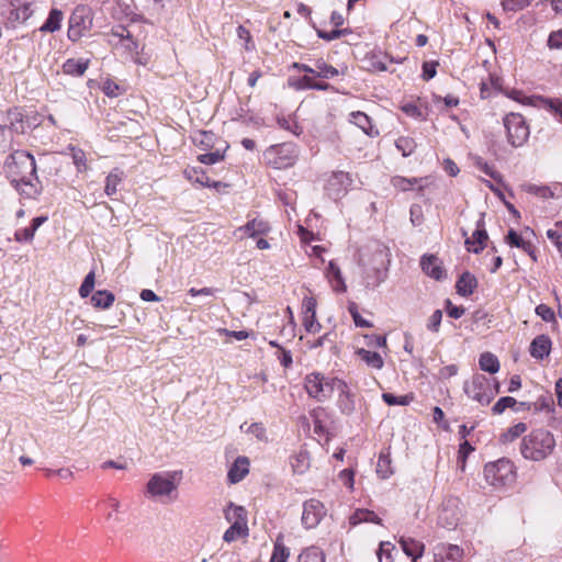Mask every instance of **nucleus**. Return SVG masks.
I'll use <instances>...</instances> for the list:
<instances>
[{
  "label": "nucleus",
  "instance_id": "f3484780",
  "mask_svg": "<svg viewBox=\"0 0 562 562\" xmlns=\"http://www.w3.org/2000/svg\"><path fill=\"white\" fill-rule=\"evenodd\" d=\"M420 267L428 277L435 280L439 281L446 278L442 262L435 255H424L420 259Z\"/></svg>",
  "mask_w": 562,
  "mask_h": 562
},
{
  "label": "nucleus",
  "instance_id": "0eeeda50",
  "mask_svg": "<svg viewBox=\"0 0 562 562\" xmlns=\"http://www.w3.org/2000/svg\"><path fill=\"white\" fill-rule=\"evenodd\" d=\"M263 158L274 169H286L295 164L297 149L293 143L272 145L263 153Z\"/></svg>",
  "mask_w": 562,
  "mask_h": 562
},
{
  "label": "nucleus",
  "instance_id": "49530a36",
  "mask_svg": "<svg viewBox=\"0 0 562 562\" xmlns=\"http://www.w3.org/2000/svg\"><path fill=\"white\" fill-rule=\"evenodd\" d=\"M351 179L349 177V173L344 171L335 172L329 181H328V190L331 191V188L335 186L342 187V190L345 191L348 186H350Z\"/></svg>",
  "mask_w": 562,
  "mask_h": 562
},
{
  "label": "nucleus",
  "instance_id": "bb28decb",
  "mask_svg": "<svg viewBox=\"0 0 562 562\" xmlns=\"http://www.w3.org/2000/svg\"><path fill=\"white\" fill-rule=\"evenodd\" d=\"M248 531L247 521H234L224 532L223 540L229 543L239 538H246L248 536Z\"/></svg>",
  "mask_w": 562,
  "mask_h": 562
},
{
  "label": "nucleus",
  "instance_id": "864d4df0",
  "mask_svg": "<svg viewBox=\"0 0 562 562\" xmlns=\"http://www.w3.org/2000/svg\"><path fill=\"white\" fill-rule=\"evenodd\" d=\"M525 188H526L527 192H529L531 194H535L537 196L543 198V199H548V198H552L553 196V192L548 187H540V186H536V184H527Z\"/></svg>",
  "mask_w": 562,
  "mask_h": 562
},
{
  "label": "nucleus",
  "instance_id": "4468645a",
  "mask_svg": "<svg viewBox=\"0 0 562 562\" xmlns=\"http://www.w3.org/2000/svg\"><path fill=\"white\" fill-rule=\"evenodd\" d=\"M326 509L322 502L317 499L306 501L303 505L302 524L307 528H315L325 517Z\"/></svg>",
  "mask_w": 562,
  "mask_h": 562
},
{
  "label": "nucleus",
  "instance_id": "cd10ccee",
  "mask_svg": "<svg viewBox=\"0 0 562 562\" xmlns=\"http://www.w3.org/2000/svg\"><path fill=\"white\" fill-rule=\"evenodd\" d=\"M292 470L296 474H304L311 465L310 454L306 450H300L290 460Z\"/></svg>",
  "mask_w": 562,
  "mask_h": 562
},
{
  "label": "nucleus",
  "instance_id": "3c124183",
  "mask_svg": "<svg viewBox=\"0 0 562 562\" xmlns=\"http://www.w3.org/2000/svg\"><path fill=\"white\" fill-rule=\"evenodd\" d=\"M240 429L247 434L254 435L258 440H266V429L260 423H252L245 429V424L240 426Z\"/></svg>",
  "mask_w": 562,
  "mask_h": 562
},
{
  "label": "nucleus",
  "instance_id": "7ed1b4c3",
  "mask_svg": "<svg viewBox=\"0 0 562 562\" xmlns=\"http://www.w3.org/2000/svg\"><path fill=\"white\" fill-rule=\"evenodd\" d=\"M390 261L389 248L378 241L368 245L359 257V262L364 268L367 278H371V272L374 274L372 285H379L385 280Z\"/></svg>",
  "mask_w": 562,
  "mask_h": 562
},
{
  "label": "nucleus",
  "instance_id": "4d7b16f0",
  "mask_svg": "<svg viewBox=\"0 0 562 562\" xmlns=\"http://www.w3.org/2000/svg\"><path fill=\"white\" fill-rule=\"evenodd\" d=\"M531 0H503L502 5L505 11H518L530 3Z\"/></svg>",
  "mask_w": 562,
  "mask_h": 562
},
{
  "label": "nucleus",
  "instance_id": "412c9836",
  "mask_svg": "<svg viewBox=\"0 0 562 562\" xmlns=\"http://www.w3.org/2000/svg\"><path fill=\"white\" fill-rule=\"evenodd\" d=\"M400 544L404 553L412 558L413 562H417L424 554L425 544L416 539L401 537Z\"/></svg>",
  "mask_w": 562,
  "mask_h": 562
},
{
  "label": "nucleus",
  "instance_id": "58836bf2",
  "mask_svg": "<svg viewBox=\"0 0 562 562\" xmlns=\"http://www.w3.org/2000/svg\"><path fill=\"white\" fill-rule=\"evenodd\" d=\"M297 562H325V555L319 548L312 546L302 551Z\"/></svg>",
  "mask_w": 562,
  "mask_h": 562
},
{
  "label": "nucleus",
  "instance_id": "6ab92c4d",
  "mask_svg": "<svg viewBox=\"0 0 562 562\" xmlns=\"http://www.w3.org/2000/svg\"><path fill=\"white\" fill-rule=\"evenodd\" d=\"M249 472V460L247 457H238L228 470V481L233 484L240 482Z\"/></svg>",
  "mask_w": 562,
  "mask_h": 562
},
{
  "label": "nucleus",
  "instance_id": "5701e85b",
  "mask_svg": "<svg viewBox=\"0 0 562 562\" xmlns=\"http://www.w3.org/2000/svg\"><path fill=\"white\" fill-rule=\"evenodd\" d=\"M551 340L546 335L537 336L530 344V355L536 359H543L549 356Z\"/></svg>",
  "mask_w": 562,
  "mask_h": 562
},
{
  "label": "nucleus",
  "instance_id": "a18cd8bd",
  "mask_svg": "<svg viewBox=\"0 0 562 562\" xmlns=\"http://www.w3.org/2000/svg\"><path fill=\"white\" fill-rule=\"evenodd\" d=\"M8 117L10 120L9 128L18 134H23L25 131L23 115L18 110L10 111L8 113Z\"/></svg>",
  "mask_w": 562,
  "mask_h": 562
},
{
  "label": "nucleus",
  "instance_id": "5fc2aeb1",
  "mask_svg": "<svg viewBox=\"0 0 562 562\" xmlns=\"http://www.w3.org/2000/svg\"><path fill=\"white\" fill-rule=\"evenodd\" d=\"M417 182H418L417 178L407 179V178H403V177H395L393 179L394 187L402 191L411 190L413 188V186H415Z\"/></svg>",
  "mask_w": 562,
  "mask_h": 562
},
{
  "label": "nucleus",
  "instance_id": "c85d7f7f",
  "mask_svg": "<svg viewBox=\"0 0 562 562\" xmlns=\"http://www.w3.org/2000/svg\"><path fill=\"white\" fill-rule=\"evenodd\" d=\"M526 403L521 402L518 403L514 397L512 396H504L501 397L492 407V412L494 415H501L505 412L506 408H513L516 412H519L522 406H525Z\"/></svg>",
  "mask_w": 562,
  "mask_h": 562
},
{
  "label": "nucleus",
  "instance_id": "39448f33",
  "mask_svg": "<svg viewBox=\"0 0 562 562\" xmlns=\"http://www.w3.org/2000/svg\"><path fill=\"white\" fill-rule=\"evenodd\" d=\"M464 393L481 405H488L499 392L498 383L484 374L476 373L463 385Z\"/></svg>",
  "mask_w": 562,
  "mask_h": 562
},
{
  "label": "nucleus",
  "instance_id": "6e6d98bb",
  "mask_svg": "<svg viewBox=\"0 0 562 562\" xmlns=\"http://www.w3.org/2000/svg\"><path fill=\"white\" fill-rule=\"evenodd\" d=\"M401 110L408 116L416 120H424L423 111L415 103H405L401 106Z\"/></svg>",
  "mask_w": 562,
  "mask_h": 562
},
{
  "label": "nucleus",
  "instance_id": "338daca9",
  "mask_svg": "<svg viewBox=\"0 0 562 562\" xmlns=\"http://www.w3.org/2000/svg\"><path fill=\"white\" fill-rule=\"evenodd\" d=\"M34 235L35 234L33 233V229H31V227H25V228L16 231L14 234V238L19 243H23V241L30 243L33 240Z\"/></svg>",
  "mask_w": 562,
  "mask_h": 562
},
{
  "label": "nucleus",
  "instance_id": "7c9ffc66",
  "mask_svg": "<svg viewBox=\"0 0 562 562\" xmlns=\"http://www.w3.org/2000/svg\"><path fill=\"white\" fill-rule=\"evenodd\" d=\"M327 278L330 280L333 288L337 292H345L346 284L342 279L340 269L334 261H330L327 268Z\"/></svg>",
  "mask_w": 562,
  "mask_h": 562
},
{
  "label": "nucleus",
  "instance_id": "f704fd0d",
  "mask_svg": "<svg viewBox=\"0 0 562 562\" xmlns=\"http://www.w3.org/2000/svg\"><path fill=\"white\" fill-rule=\"evenodd\" d=\"M314 69V77H319L324 79H330L339 75L337 68L327 64L323 59L316 60Z\"/></svg>",
  "mask_w": 562,
  "mask_h": 562
},
{
  "label": "nucleus",
  "instance_id": "423d86ee",
  "mask_svg": "<svg viewBox=\"0 0 562 562\" xmlns=\"http://www.w3.org/2000/svg\"><path fill=\"white\" fill-rule=\"evenodd\" d=\"M486 482L495 488L512 485L516 480V470L512 461L502 458L484 467Z\"/></svg>",
  "mask_w": 562,
  "mask_h": 562
},
{
  "label": "nucleus",
  "instance_id": "a211bd4d",
  "mask_svg": "<svg viewBox=\"0 0 562 562\" xmlns=\"http://www.w3.org/2000/svg\"><path fill=\"white\" fill-rule=\"evenodd\" d=\"M488 236L484 228L483 222L479 221L476 229L473 232L470 238L465 239L467 249L474 254H479L485 247V243Z\"/></svg>",
  "mask_w": 562,
  "mask_h": 562
},
{
  "label": "nucleus",
  "instance_id": "6e6552de",
  "mask_svg": "<svg viewBox=\"0 0 562 562\" xmlns=\"http://www.w3.org/2000/svg\"><path fill=\"white\" fill-rule=\"evenodd\" d=\"M92 25L91 8L82 4L77 5L69 18L67 36L71 42H77L91 30Z\"/></svg>",
  "mask_w": 562,
  "mask_h": 562
},
{
  "label": "nucleus",
  "instance_id": "2eb2a0df",
  "mask_svg": "<svg viewBox=\"0 0 562 562\" xmlns=\"http://www.w3.org/2000/svg\"><path fill=\"white\" fill-rule=\"evenodd\" d=\"M463 549L457 544L438 543L434 547V562H461Z\"/></svg>",
  "mask_w": 562,
  "mask_h": 562
},
{
  "label": "nucleus",
  "instance_id": "0e129e2a",
  "mask_svg": "<svg viewBox=\"0 0 562 562\" xmlns=\"http://www.w3.org/2000/svg\"><path fill=\"white\" fill-rule=\"evenodd\" d=\"M102 91L110 98L117 97L120 92V86L111 80H105L102 86Z\"/></svg>",
  "mask_w": 562,
  "mask_h": 562
},
{
  "label": "nucleus",
  "instance_id": "e433bc0d",
  "mask_svg": "<svg viewBox=\"0 0 562 562\" xmlns=\"http://www.w3.org/2000/svg\"><path fill=\"white\" fill-rule=\"evenodd\" d=\"M114 294L112 292H109L106 290L103 291H97L91 296V302L93 306L98 308H109L113 302H114Z\"/></svg>",
  "mask_w": 562,
  "mask_h": 562
},
{
  "label": "nucleus",
  "instance_id": "13d9d810",
  "mask_svg": "<svg viewBox=\"0 0 562 562\" xmlns=\"http://www.w3.org/2000/svg\"><path fill=\"white\" fill-rule=\"evenodd\" d=\"M441 319H442V312H441L440 310H436V311L431 314V316L429 317V319H428L427 328H428L430 331L438 333V331H439V328H440Z\"/></svg>",
  "mask_w": 562,
  "mask_h": 562
},
{
  "label": "nucleus",
  "instance_id": "052dcab7",
  "mask_svg": "<svg viewBox=\"0 0 562 562\" xmlns=\"http://www.w3.org/2000/svg\"><path fill=\"white\" fill-rule=\"evenodd\" d=\"M237 36L245 42V49L251 50L255 48L254 44L251 43V35L250 32L243 25H239L237 27Z\"/></svg>",
  "mask_w": 562,
  "mask_h": 562
},
{
  "label": "nucleus",
  "instance_id": "f257e3e1",
  "mask_svg": "<svg viewBox=\"0 0 562 562\" xmlns=\"http://www.w3.org/2000/svg\"><path fill=\"white\" fill-rule=\"evenodd\" d=\"M3 169L22 199L36 200L40 196L42 184L33 155L25 150H14L5 158Z\"/></svg>",
  "mask_w": 562,
  "mask_h": 562
},
{
  "label": "nucleus",
  "instance_id": "8fccbe9b",
  "mask_svg": "<svg viewBox=\"0 0 562 562\" xmlns=\"http://www.w3.org/2000/svg\"><path fill=\"white\" fill-rule=\"evenodd\" d=\"M506 241L512 247L521 248L522 250H528L529 248V241L524 240L514 229L508 232Z\"/></svg>",
  "mask_w": 562,
  "mask_h": 562
},
{
  "label": "nucleus",
  "instance_id": "79ce46f5",
  "mask_svg": "<svg viewBox=\"0 0 562 562\" xmlns=\"http://www.w3.org/2000/svg\"><path fill=\"white\" fill-rule=\"evenodd\" d=\"M227 147L228 146L226 145L223 149L216 148L214 151L201 154L199 155L198 160L204 165L217 164L224 159Z\"/></svg>",
  "mask_w": 562,
  "mask_h": 562
},
{
  "label": "nucleus",
  "instance_id": "20e7f679",
  "mask_svg": "<svg viewBox=\"0 0 562 562\" xmlns=\"http://www.w3.org/2000/svg\"><path fill=\"white\" fill-rule=\"evenodd\" d=\"M554 447L555 439L550 431L536 429L522 439L520 452L525 459L541 461L553 452Z\"/></svg>",
  "mask_w": 562,
  "mask_h": 562
},
{
  "label": "nucleus",
  "instance_id": "680f3d73",
  "mask_svg": "<svg viewBox=\"0 0 562 562\" xmlns=\"http://www.w3.org/2000/svg\"><path fill=\"white\" fill-rule=\"evenodd\" d=\"M316 300L313 296L303 299L302 308L304 316L316 315Z\"/></svg>",
  "mask_w": 562,
  "mask_h": 562
},
{
  "label": "nucleus",
  "instance_id": "dca6fc26",
  "mask_svg": "<svg viewBox=\"0 0 562 562\" xmlns=\"http://www.w3.org/2000/svg\"><path fill=\"white\" fill-rule=\"evenodd\" d=\"M33 0H10V19L15 22L23 23L34 13Z\"/></svg>",
  "mask_w": 562,
  "mask_h": 562
},
{
  "label": "nucleus",
  "instance_id": "f8f14e48",
  "mask_svg": "<svg viewBox=\"0 0 562 562\" xmlns=\"http://www.w3.org/2000/svg\"><path fill=\"white\" fill-rule=\"evenodd\" d=\"M331 389L338 393L337 406L344 415H351L356 409L355 394L348 384L338 379L331 378Z\"/></svg>",
  "mask_w": 562,
  "mask_h": 562
},
{
  "label": "nucleus",
  "instance_id": "a19ab883",
  "mask_svg": "<svg viewBox=\"0 0 562 562\" xmlns=\"http://www.w3.org/2000/svg\"><path fill=\"white\" fill-rule=\"evenodd\" d=\"M395 147L402 153L403 157L411 156L416 149V142L408 136H401L395 140Z\"/></svg>",
  "mask_w": 562,
  "mask_h": 562
},
{
  "label": "nucleus",
  "instance_id": "4c0bfd02",
  "mask_svg": "<svg viewBox=\"0 0 562 562\" xmlns=\"http://www.w3.org/2000/svg\"><path fill=\"white\" fill-rule=\"evenodd\" d=\"M358 355L363 362L373 369H381L384 364L381 355L375 351L360 349Z\"/></svg>",
  "mask_w": 562,
  "mask_h": 562
},
{
  "label": "nucleus",
  "instance_id": "aec40b11",
  "mask_svg": "<svg viewBox=\"0 0 562 562\" xmlns=\"http://www.w3.org/2000/svg\"><path fill=\"white\" fill-rule=\"evenodd\" d=\"M349 121L361 128V131L370 137L379 135V130L372 124L371 119L363 112H351Z\"/></svg>",
  "mask_w": 562,
  "mask_h": 562
},
{
  "label": "nucleus",
  "instance_id": "de8ad7c7",
  "mask_svg": "<svg viewBox=\"0 0 562 562\" xmlns=\"http://www.w3.org/2000/svg\"><path fill=\"white\" fill-rule=\"evenodd\" d=\"M473 165L484 172L485 175L490 176L494 180H499L501 176L499 173L494 169L493 166L488 165L487 161H485L483 158L475 156L473 158Z\"/></svg>",
  "mask_w": 562,
  "mask_h": 562
},
{
  "label": "nucleus",
  "instance_id": "2f4dec72",
  "mask_svg": "<svg viewBox=\"0 0 562 562\" xmlns=\"http://www.w3.org/2000/svg\"><path fill=\"white\" fill-rule=\"evenodd\" d=\"M88 60L67 59L63 65V71L66 75L82 76L88 68Z\"/></svg>",
  "mask_w": 562,
  "mask_h": 562
},
{
  "label": "nucleus",
  "instance_id": "ea45409f",
  "mask_svg": "<svg viewBox=\"0 0 562 562\" xmlns=\"http://www.w3.org/2000/svg\"><path fill=\"white\" fill-rule=\"evenodd\" d=\"M290 557V549L286 548L279 536L273 546V552L270 562H286Z\"/></svg>",
  "mask_w": 562,
  "mask_h": 562
},
{
  "label": "nucleus",
  "instance_id": "473e14b6",
  "mask_svg": "<svg viewBox=\"0 0 562 562\" xmlns=\"http://www.w3.org/2000/svg\"><path fill=\"white\" fill-rule=\"evenodd\" d=\"M63 21V12L58 9H53L45 23L41 26L40 31L54 33L60 29Z\"/></svg>",
  "mask_w": 562,
  "mask_h": 562
},
{
  "label": "nucleus",
  "instance_id": "9b49d317",
  "mask_svg": "<svg viewBox=\"0 0 562 562\" xmlns=\"http://www.w3.org/2000/svg\"><path fill=\"white\" fill-rule=\"evenodd\" d=\"M460 505V499L457 497L445 499L438 514V524L443 528L454 529L462 515Z\"/></svg>",
  "mask_w": 562,
  "mask_h": 562
},
{
  "label": "nucleus",
  "instance_id": "37998d69",
  "mask_svg": "<svg viewBox=\"0 0 562 562\" xmlns=\"http://www.w3.org/2000/svg\"><path fill=\"white\" fill-rule=\"evenodd\" d=\"M527 430V425L525 423H518L514 426H512L510 428H508L502 436H501V441L506 443V442H512L514 441L516 438H518L519 436H521L525 431Z\"/></svg>",
  "mask_w": 562,
  "mask_h": 562
},
{
  "label": "nucleus",
  "instance_id": "4be33fe9",
  "mask_svg": "<svg viewBox=\"0 0 562 562\" xmlns=\"http://www.w3.org/2000/svg\"><path fill=\"white\" fill-rule=\"evenodd\" d=\"M270 231L269 224L261 218H254L249 221L246 225L238 227L236 233H244L248 237H256L259 235H265Z\"/></svg>",
  "mask_w": 562,
  "mask_h": 562
},
{
  "label": "nucleus",
  "instance_id": "774afa93",
  "mask_svg": "<svg viewBox=\"0 0 562 562\" xmlns=\"http://www.w3.org/2000/svg\"><path fill=\"white\" fill-rule=\"evenodd\" d=\"M548 45L550 48H562V30L550 34Z\"/></svg>",
  "mask_w": 562,
  "mask_h": 562
},
{
  "label": "nucleus",
  "instance_id": "bf43d9fd",
  "mask_svg": "<svg viewBox=\"0 0 562 562\" xmlns=\"http://www.w3.org/2000/svg\"><path fill=\"white\" fill-rule=\"evenodd\" d=\"M72 160L79 171L87 168V158L83 150L72 148Z\"/></svg>",
  "mask_w": 562,
  "mask_h": 562
},
{
  "label": "nucleus",
  "instance_id": "72a5a7b5",
  "mask_svg": "<svg viewBox=\"0 0 562 562\" xmlns=\"http://www.w3.org/2000/svg\"><path fill=\"white\" fill-rule=\"evenodd\" d=\"M394 473L389 453L381 452L376 463V474L385 480Z\"/></svg>",
  "mask_w": 562,
  "mask_h": 562
},
{
  "label": "nucleus",
  "instance_id": "1a4fd4ad",
  "mask_svg": "<svg viewBox=\"0 0 562 562\" xmlns=\"http://www.w3.org/2000/svg\"><path fill=\"white\" fill-rule=\"evenodd\" d=\"M504 126L507 132V140L514 147L521 146L529 137V127L522 115L509 113L504 117Z\"/></svg>",
  "mask_w": 562,
  "mask_h": 562
},
{
  "label": "nucleus",
  "instance_id": "e2e57ef3",
  "mask_svg": "<svg viewBox=\"0 0 562 562\" xmlns=\"http://www.w3.org/2000/svg\"><path fill=\"white\" fill-rule=\"evenodd\" d=\"M109 507L111 508V512H109L106 514V519L108 520H116L119 521V517H117V513L120 510V507H121V504L119 502V499L114 498V497H109L108 501H106Z\"/></svg>",
  "mask_w": 562,
  "mask_h": 562
},
{
  "label": "nucleus",
  "instance_id": "393cba45",
  "mask_svg": "<svg viewBox=\"0 0 562 562\" xmlns=\"http://www.w3.org/2000/svg\"><path fill=\"white\" fill-rule=\"evenodd\" d=\"M477 286L476 278L470 272H463L457 281V292L462 296L471 295Z\"/></svg>",
  "mask_w": 562,
  "mask_h": 562
},
{
  "label": "nucleus",
  "instance_id": "ddd939ff",
  "mask_svg": "<svg viewBox=\"0 0 562 562\" xmlns=\"http://www.w3.org/2000/svg\"><path fill=\"white\" fill-rule=\"evenodd\" d=\"M112 35L119 38L116 47L123 49L136 64L146 65L147 59L139 55V44L134 41L131 33L124 27L113 31Z\"/></svg>",
  "mask_w": 562,
  "mask_h": 562
},
{
  "label": "nucleus",
  "instance_id": "a878e982",
  "mask_svg": "<svg viewBox=\"0 0 562 562\" xmlns=\"http://www.w3.org/2000/svg\"><path fill=\"white\" fill-rule=\"evenodd\" d=\"M124 171L120 168H114L105 178L104 192L108 196H113L117 192L119 186L124 180Z\"/></svg>",
  "mask_w": 562,
  "mask_h": 562
},
{
  "label": "nucleus",
  "instance_id": "f03ea898",
  "mask_svg": "<svg viewBox=\"0 0 562 562\" xmlns=\"http://www.w3.org/2000/svg\"><path fill=\"white\" fill-rule=\"evenodd\" d=\"M182 477L183 472L181 470L155 473L146 484V493L149 497L162 503H173L179 497L178 488Z\"/></svg>",
  "mask_w": 562,
  "mask_h": 562
},
{
  "label": "nucleus",
  "instance_id": "603ef678",
  "mask_svg": "<svg viewBox=\"0 0 562 562\" xmlns=\"http://www.w3.org/2000/svg\"><path fill=\"white\" fill-rule=\"evenodd\" d=\"M94 288V272L90 271L83 279L79 288V294L81 297H87L92 292Z\"/></svg>",
  "mask_w": 562,
  "mask_h": 562
},
{
  "label": "nucleus",
  "instance_id": "c756f323",
  "mask_svg": "<svg viewBox=\"0 0 562 562\" xmlns=\"http://www.w3.org/2000/svg\"><path fill=\"white\" fill-rule=\"evenodd\" d=\"M350 524L351 525H359L361 522H373L381 525L382 520L381 518L372 510L369 509H357L351 516H350Z\"/></svg>",
  "mask_w": 562,
  "mask_h": 562
},
{
  "label": "nucleus",
  "instance_id": "b1692460",
  "mask_svg": "<svg viewBox=\"0 0 562 562\" xmlns=\"http://www.w3.org/2000/svg\"><path fill=\"white\" fill-rule=\"evenodd\" d=\"M184 176L188 180L192 181V182H195V183H199L201 184L202 187H207V188H217L221 183L217 182V181H213L211 180L207 175L205 173V171L201 168H195V167H192V168H188L184 170Z\"/></svg>",
  "mask_w": 562,
  "mask_h": 562
},
{
  "label": "nucleus",
  "instance_id": "69168bd1",
  "mask_svg": "<svg viewBox=\"0 0 562 562\" xmlns=\"http://www.w3.org/2000/svg\"><path fill=\"white\" fill-rule=\"evenodd\" d=\"M536 314L540 316L544 322H551L554 319L553 310L546 304L538 305L536 307Z\"/></svg>",
  "mask_w": 562,
  "mask_h": 562
},
{
  "label": "nucleus",
  "instance_id": "09e8293b",
  "mask_svg": "<svg viewBox=\"0 0 562 562\" xmlns=\"http://www.w3.org/2000/svg\"><path fill=\"white\" fill-rule=\"evenodd\" d=\"M382 400L390 406H394V405L406 406L411 403L412 397L408 395L396 396L392 393H383Z\"/></svg>",
  "mask_w": 562,
  "mask_h": 562
},
{
  "label": "nucleus",
  "instance_id": "9d476101",
  "mask_svg": "<svg viewBox=\"0 0 562 562\" xmlns=\"http://www.w3.org/2000/svg\"><path fill=\"white\" fill-rule=\"evenodd\" d=\"M304 387L307 394L317 401H324L334 393L331 379H327L318 372H313L305 376Z\"/></svg>",
  "mask_w": 562,
  "mask_h": 562
},
{
  "label": "nucleus",
  "instance_id": "c9c22d12",
  "mask_svg": "<svg viewBox=\"0 0 562 562\" xmlns=\"http://www.w3.org/2000/svg\"><path fill=\"white\" fill-rule=\"evenodd\" d=\"M479 364L481 370L486 371L491 374L496 373L499 370V361L491 352H484L480 356Z\"/></svg>",
  "mask_w": 562,
  "mask_h": 562
},
{
  "label": "nucleus",
  "instance_id": "c03bdc74",
  "mask_svg": "<svg viewBox=\"0 0 562 562\" xmlns=\"http://www.w3.org/2000/svg\"><path fill=\"white\" fill-rule=\"evenodd\" d=\"M225 517L228 521H247V513L244 507L229 504L225 512Z\"/></svg>",
  "mask_w": 562,
  "mask_h": 562
}]
</instances>
